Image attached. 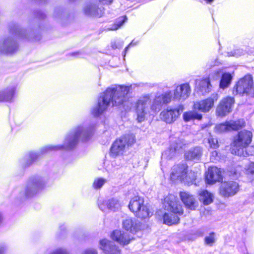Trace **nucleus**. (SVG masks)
<instances>
[{"label": "nucleus", "instance_id": "nucleus-1", "mask_svg": "<svg viewBox=\"0 0 254 254\" xmlns=\"http://www.w3.org/2000/svg\"><path fill=\"white\" fill-rule=\"evenodd\" d=\"M190 92L189 84H182L176 87L173 93L169 90L162 94H156L151 105V96L149 94L140 96L133 106L137 121L138 123L144 122L150 115H153L159 112L163 105L170 103L172 99L186 100L190 96Z\"/></svg>", "mask_w": 254, "mask_h": 254}, {"label": "nucleus", "instance_id": "nucleus-2", "mask_svg": "<svg viewBox=\"0 0 254 254\" xmlns=\"http://www.w3.org/2000/svg\"><path fill=\"white\" fill-rule=\"evenodd\" d=\"M131 86L113 85L107 88L98 99L97 105L92 110V114L96 117L103 113L110 104L112 106H120L127 100Z\"/></svg>", "mask_w": 254, "mask_h": 254}, {"label": "nucleus", "instance_id": "nucleus-3", "mask_svg": "<svg viewBox=\"0 0 254 254\" xmlns=\"http://www.w3.org/2000/svg\"><path fill=\"white\" fill-rule=\"evenodd\" d=\"M94 127L82 124L74 127L65 136L62 145H47L44 147L41 153L44 154L52 151L70 150L73 149L79 140L86 141L93 134Z\"/></svg>", "mask_w": 254, "mask_h": 254}, {"label": "nucleus", "instance_id": "nucleus-4", "mask_svg": "<svg viewBox=\"0 0 254 254\" xmlns=\"http://www.w3.org/2000/svg\"><path fill=\"white\" fill-rule=\"evenodd\" d=\"M47 183L46 179L43 177L37 176L30 178L19 192L20 199H25L35 196L45 188Z\"/></svg>", "mask_w": 254, "mask_h": 254}, {"label": "nucleus", "instance_id": "nucleus-5", "mask_svg": "<svg viewBox=\"0 0 254 254\" xmlns=\"http://www.w3.org/2000/svg\"><path fill=\"white\" fill-rule=\"evenodd\" d=\"M252 133L246 130L239 132L234 138L233 142L232 152L240 156L247 155H253V153H248L246 147L251 142Z\"/></svg>", "mask_w": 254, "mask_h": 254}, {"label": "nucleus", "instance_id": "nucleus-6", "mask_svg": "<svg viewBox=\"0 0 254 254\" xmlns=\"http://www.w3.org/2000/svg\"><path fill=\"white\" fill-rule=\"evenodd\" d=\"M128 207L136 217L141 219H147L153 214L149 207L144 204L143 198L138 195L130 199Z\"/></svg>", "mask_w": 254, "mask_h": 254}, {"label": "nucleus", "instance_id": "nucleus-7", "mask_svg": "<svg viewBox=\"0 0 254 254\" xmlns=\"http://www.w3.org/2000/svg\"><path fill=\"white\" fill-rule=\"evenodd\" d=\"M134 142L135 136L133 134H127L117 139L110 148L111 156L116 157L123 154L126 146H130Z\"/></svg>", "mask_w": 254, "mask_h": 254}, {"label": "nucleus", "instance_id": "nucleus-8", "mask_svg": "<svg viewBox=\"0 0 254 254\" xmlns=\"http://www.w3.org/2000/svg\"><path fill=\"white\" fill-rule=\"evenodd\" d=\"M253 80L251 75L248 74L240 79L233 89L234 95L249 94L252 90Z\"/></svg>", "mask_w": 254, "mask_h": 254}, {"label": "nucleus", "instance_id": "nucleus-9", "mask_svg": "<svg viewBox=\"0 0 254 254\" xmlns=\"http://www.w3.org/2000/svg\"><path fill=\"white\" fill-rule=\"evenodd\" d=\"M184 109V106L182 105L176 108L168 107L160 113V118L167 124H172L180 117Z\"/></svg>", "mask_w": 254, "mask_h": 254}, {"label": "nucleus", "instance_id": "nucleus-10", "mask_svg": "<svg viewBox=\"0 0 254 254\" xmlns=\"http://www.w3.org/2000/svg\"><path fill=\"white\" fill-rule=\"evenodd\" d=\"M218 98L217 94H213L205 100L194 102L193 109L203 113H207L212 108L214 102L216 101Z\"/></svg>", "mask_w": 254, "mask_h": 254}, {"label": "nucleus", "instance_id": "nucleus-11", "mask_svg": "<svg viewBox=\"0 0 254 254\" xmlns=\"http://www.w3.org/2000/svg\"><path fill=\"white\" fill-rule=\"evenodd\" d=\"M164 205L166 210L174 214L182 215L183 213L182 206L178 198L173 194H170L165 198Z\"/></svg>", "mask_w": 254, "mask_h": 254}, {"label": "nucleus", "instance_id": "nucleus-12", "mask_svg": "<svg viewBox=\"0 0 254 254\" xmlns=\"http://www.w3.org/2000/svg\"><path fill=\"white\" fill-rule=\"evenodd\" d=\"M239 190V185L238 183L232 181L222 182L219 188L220 194L225 197L233 196Z\"/></svg>", "mask_w": 254, "mask_h": 254}, {"label": "nucleus", "instance_id": "nucleus-13", "mask_svg": "<svg viewBox=\"0 0 254 254\" xmlns=\"http://www.w3.org/2000/svg\"><path fill=\"white\" fill-rule=\"evenodd\" d=\"M98 1H90L85 3L82 7L83 14L88 17H100L103 15V10L99 7Z\"/></svg>", "mask_w": 254, "mask_h": 254}, {"label": "nucleus", "instance_id": "nucleus-14", "mask_svg": "<svg viewBox=\"0 0 254 254\" xmlns=\"http://www.w3.org/2000/svg\"><path fill=\"white\" fill-rule=\"evenodd\" d=\"M235 100L234 98L226 97L222 99L216 108V114L218 116L224 117L232 111Z\"/></svg>", "mask_w": 254, "mask_h": 254}, {"label": "nucleus", "instance_id": "nucleus-15", "mask_svg": "<svg viewBox=\"0 0 254 254\" xmlns=\"http://www.w3.org/2000/svg\"><path fill=\"white\" fill-rule=\"evenodd\" d=\"M244 126V121L239 120L237 121L226 122L224 123L217 125L215 126L214 129L216 132L220 133L232 130H237Z\"/></svg>", "mask_w": 254, "mask_h": 254}, {"label": "nucleus", "instance_id": "nucleus-16", "mask_svg": "<svg viewBox=\"0 0 254 254\" xmlns=\"http://www.w3.org/2000/svg\"><path fill=\"white\" fill-rule=\"evenodd\" d=\"M188 166L185 163L174 165L172 169L170 178L172 181H183L186 178Z\"/></svg>", "mask_w": 254, "mask_h": 254}, {"label": "nucleus", "instance_id": "nucleus-17", "mask_svg": "<svg viewBox=\"0 0 254 254\" xmlns=\"http://www.w3.org/2000/svg\"><path fill=\"white\" fill-rule=\"evenodd\" d=\"M18 48L16 42L11 37H7L0 42V52L3 54H12Z\"/></svg>", "mask_w": 254, "mask_h": 254}, {"label": "nucleus", "instance_id": "nucleus-18", "mask_svg": "<svg viewBox=\"0 0 254 254\" xmlns=\"http://www.w3.org/2000/svg\"><path fill=\"white\" fill-rule=\"evenodd\" d=\"M100 248L105 254H121V250L113 242L107 239L100 241Z\"/></svg>", "mask_w": 254, "mask_h": 254}, {"label": "nucleus", "instance_id": "nucleus-19", "mask_svg": "<svg viewBox=\"0 0 254 254\" xmlns=\"http://www.w3.org/2000/svg\"><path fill=\"white\" fill-rule=\"evenodd\" d=\"M205 177L207 183L212 184L222 180V172L220 168L212 166L208 168Z\"/></svg>", "mask_w": 254, "mask_h": 254}, {"label": "nucleus", "instance_id": "nucleus-20", "mask_svg": "<svg viewBox=\"0 0 254 254\" xmlns=\"http://www.w3.org/2000/svg\"><path fill=\"white\" fill-rule=\"evenodd\" d=\"M185 144L186 142L183 140L178 139L176 140L172 143L169 150L163 153L162 158H172L175 156V153L182 148Z\"/></svg>", "mask_w": 254, "mask_h": 254}, {"label": "nucleus", "instance_id": "nucleus-21", "mask_svg": "<svg viewBox=\"0 0 254 254\" xmlns=\"http://www.w3.org/2000/svg\"><path fill=\"white\" fill-rule=\"evenodd\" d=\"M111 238L123 246L128 244L130 241V239L128 234L120 230L114 231L111 234Z\"/></svg>", "mask_w": 254, "mask_h": 254}, {"label": "nucleus", "instance_id": "nucleus-22", "mask_svg": "<svg viewBox=\"0 0 254 254\" xmlns=\"http://www.w3.org/2000/svg\"><path fill=\"white\" fill-rule=\"evenodd\" d=\"M203 153L202 148L200 147L191 148L185 153L186 159L190 161H198Z\"/></svg>", "mask_w": 254, "mask_h": 254}, {"label": "nucleus", "instance_id": "nucleus-23", "mask_svg": "<svg viewBox=\"0 0 254 254\" xmlns=\"http://www.w3.org/2000/svg\"><path fill=\"white\" fill-rule=\"evenodd\" d=\"M112 211L119 210L121 207V203L117 198H112L103 202L102 204L99 205V208L102 211H105L106 207Z\"/></svg>", "mask_w": 254, "mask_h": 254}, {"label": "nucleus", "instance_id": "nucleus-24", "mask_svg": "<svg viewBox=\"0 0 254 254\" xmlns=\"http://www.w3.org/2000/svg\"><path fill=\"white\" fill-rule=\"evenodd\" d=\"M180 195L181 200L187 207L194 210L197 207V202L193 195L187 192H181Z\"/></svg>", "mask_w": 254, "mask_h": 254}, {"label": "nucleus", "instance_id": "nucleus-25", "mask_svg": "<svg viewBox=\"0 0 254 254\" xmlns=\"http://www.w3.org/2000/svg\"><path fill=\"white\" fill-rule=\"evenodd\" d=\"M196 89L202 95L209 93L211 88L209 78L196 79L195 80Z\"/></svg>", "mask_w": 254, "mask_h": 254}, {"label": "nucleus", "instance_id": "nucleus-26", "mask_svg": "<svg viewBox=\"0 0 254 254\" xmlns=\"http://www.w3.org/2000/svg\"><path fill=\"white\" fill-rule=\"evenodd\" d=\"M123 226L126 230L134 233L139 230L140 225L136 219L127 218L123 221Z\"/></svg>", "mask_w": 254, "mask_h": 254}, {"label": "nucleus", "instance_id": "nucleus-27", "mask_svg": "<svg viewBox=\"0 0 254 254\" xmlns=\"http://www.w3.org/2000/svg\"><path fill=\"white\" fill-rule=\"evenodd\" d=\"M16 86L7 87L0 93V101H12L15 93Z\"/></svg>", "mask_w": 254, "mask_h": 254}, {"label": "nucleus", "instance_id": "nucleus-28", "mask_svg": "<svg viewBox=\"0 0 254 254\" xmlns=\"http://www.w3.org/2000/svg\"><path fill=\"white\" fill-rule=\"evenodd\" d=\"M183 117L184 120L188 122L194 119L200 120L202 119V115L195 111H192L185 112L183 114Z\"/></svg>", "mask_w": 254, "mask_h": 254}, {"label": "nucleus", "instance_id": "nucleus-29", "mask_svg": "<svg viewBox=\"0 0 254 254\" xmlns=\"http://www.w3.org/2000/svg\"><path fill=\"white\" fill-rule=\"evenodd\" d=\"M232 79V76L230 73L225 72L222 74L220 81V88L222 89L227 88L230 85Z\"/></svg>", "mask_w": 254, "mask_h": 254}, {"label": "nucleus", "instance_id": "nucleus-30", "mask_svg": "<svg viewBox=\"0 0 254 254\" xmlns=\"http://www.w3.org/2000/svg\"><path fill=\"white\" fill-rule=\"evenodd\" d=\"M199 200L204 205H208L212 202V195L207 190H203L199 193Z\"/></svg>", "mask_w": 254, "mask_h": 254}, {"label": "nucleus", "instance_id": "nucleus-31", "mask_svg": "<svg viewBox=\"0 0 254 254\" xmlns=\"http://www.w3.org/2000/svg\"><path fill=\"white\" fill-rule=\"evenodd\" d=\"M164 223L168 225L177 224L180 221L178 216L174 214H169L165 213L163 216Z\"/></svg>", "mask_w": 254, "mask_h": 254}, {"label": "nucleus", "instance_id": "nucleus-32", "mask_svg": "<svg viewBox=\"0 0 254 254\" xmlns=\"http://www.w3.org/2000/svg\"><path fill=\"white\" fill-rule=\"evenodd\" d=\"M15 34L19 37H23L31 41H37L39 40V37L32 38L31 36L33 35V32L27 34L24 30L21 29H16Z\"/></svg>", "mask_w": 254, "mask_h": 254}, {"label": "nucleus", "instance_id": "nucleus-33", "mask_svg": "<svg viewBox=\"0 0 254 254\" xmlns=\"http://www.w3.org/2000/svg\"><path fill=\"white\" fill-rule=\"evenodd\" d=\"M216 241L215 233L214 232L210 233L209 235L206 236L204 238V244L206 245L211 247Z\"/></svg>", "mask_w": 254, "mask_h": 254}, {"label": "nucleus", "instance_id": "nucleus-34", "mask_svg": "<svg viewBox=\"0 0 254 254\" xmlns=\"http://www.w3.org/2000/svg\"><path fill=\"white\" fill-rule=\"evenodd\" d=\"M197 176V173H195L194 171H192L191 170L189 171L187 170L186 178H185L184 180H183V181L188 183H193V182L196 180Z\"/></svg>", "mask_w": 254, "mask_h": 254}, {"label": "nucleus", "instance_id": "nucleus-35", "mask_svg": "<svg viewBox=\"0 0 254 254\" xmlns=\"http://www.w3.org/2000/svg\"><path fill=\"white\" fill-rule=\"evenodd\" d=\"M126 20L127 17L126 16L120 17L115 23L110 28H109L108 29L110 30H115L118 29L124 24Z\"/></svg>", "mask_w": 254, "mask_h": 254}, {"label": "nucleus", "instance_id": "nucleus-36", "mask_svg": "<svg viewBox=\"0 0 254 254\" xmlns=\"http://www.w3.org/2000/svg\"><path fill=\"white\" fill-rule=\"evenodd\" d=\"M107 180L102 178H98L94 180L93 187L95 189H100L106 183Z\"/></svg>", "mask_w": 254, "mask_h": 254}, {"label": "nucleus", "instance_id": "nucleus-37", "mask_svg": "<svg viewBox=\"0 0 254 254\" xmlns=\"http://www.w3.org/2000/svg\"><path fill=\"white\" fill-rule=\"evenodd\" d=\"M246 172L248 174L251 175L252 178L254 180V162H250L246 166Z\"/></svg>", "mask_w": 254, "mask_h": 254}, {"label": "nucleus", "instance_id": "nucleus-38", "mask_svg": "<svg viewBox=\"0 0 254 254\" xmlns=\"http://www.w3.org/2000/svg\"><path fill=\"white\" fill-rule=\"evenodd\" d=\"M208 142L210 148L215 149L218 147L217 139L213 137L211 135H210L208 138Z\"/></svg>", "mask_w": 254, "mask_h": 254}, {"label": "nucleus", "instance_id": "nucleus-39", "mask_svg": "<svg viewBox=\"0 0 254 254\" xmlns=\"http://www.w3.org/2000/svg\"><path fill=\"white\" fill-rule=\"evenodd\" d=\"M39 157L38 153L32 152L29 153L27 157V159L30 160L29 162L26 164L27 166L30 165L32 162L36 161Z\"/></svg>", "mask_w": 254, "mask_h": 254}, {"label": "nucleus", "instance_id": "nucleus-40", "mask_svg": "<svg viewBox=\"0 0 254 254\" xmlns=\"http://www.w3.org/2000/svg\"><path fill=\"white\" fill-rule=\"evenodd\" d=\"M49 254H70L68 251L65 248H58L57 249L52 252H51Z\"/></svg>", "mask_w": 254, "mask_h": 254}, {"label": "nucleus", "instance_id": "nucleus-41", "mask_svg": "<svg viewBox=\"0 0 254 254\" xmlns=\"http://www.w3.org/2000/svg\"><path fill=\"white\" fill-rule=\"evenodd\" d=\"M243 54V51L241 49H238L234 52H231L227 53V56H236L238 57Z\"/></svg>", "mask_w": 254, "mask_h": 254}, {"label": "nucleus", "instance_id": "nucleus-42", "mask_svg": "<svg viewBox=\"0 0 254 254\" xmlns=\"http://www.w3.org/2000/svg\"><path fill=\"white\" fill-rule=\"evenodd\" d=\"M81 254H98L96 250L92 248L87 249L84 250Z\"/></svg>", "mask_w": 254, "mask_h": 254}, {"label": "nucleus", "instance_id": "nucleus-43", "mask_svg": "<svg viewBox=\"0 0 254 254\" xmlns=\"http://www.w3.org/2000/svg\"><path fill=\"white\" fill-rule=\"evenodd\" d=\"M221 71L220 69H217L216 70H215L213 73L211 75V76L212 77V78L215 79L217 80L219 78L220 74H221Z\"/></svg>", "mask_w": 254, "mask_h": 254}, {"label": "nucleus", "instance_id": "nucleus-44", "mask_svg": "<svg viewBox=\"0 0 254 254\" xmlns=\"http://www.w3.org/2000/svg\"><path fill=\"white\" fill-rule=\"evenodd\" d=\"M6 250L7 246L5 244H0V254H3Z\"/></svg>", "mask_w": 254, "mask_h": 254}, {"label": "nucleus", "instance_id": "nucleus-45", "mask_svg": "<svg viewBox=\"0 0 254 254\" xmlns=\"http://www.w3.org/2000/svg\"><path fill=\"white\" fill-rule=\"evenodd\" d=\"M113 0H97V1L104 4H109L112 2Z\"/></svg>", "mask_w": 254, "mask_h": 254}, {"label": "nucleus", "instance_id": "nucleus-46", "mask_svg": "<svg viewBox=\"0 0 254 254\" xmlns=\"http://www.w3.org/2000/svg\"><path fill=\"white\" fill-rule=\"evenodd\" d=\"M212 155H211V159H212V157H213V159H215V157L217 156L218 155V153L216 151H213L212 153Z\"/></svg>", "mask_w": 254, "mask_h": 254}, {"label": "nucleus", "instance_id": "nucleus-47", "mask_svg": "<svg viewBox=\"0 0 254 254\" xmlns=\"http://www.w3.org/2000/svg\"><path fill=\"white\" fill-rule=\"evenodd\" d=\"M79 55H80L79 52L72 53L70 54L71 56L75 57H78Z\"/></svg>", "mask_w": 254, "mask_h": 254}, {"label": "nucleus", "instance_id": "nucleus-48", "mask_svg": "<svg viewBox=\"0 0 254 254\" xmlns=\"http://www.w3.org/2000/svg\"><path fill=\"white\" fill-rule=\"evenodd\" d=\"M135 44L133 43V41H132L125 49V52H127V51L128 49L129 48V47L132 45H134Z\"/></svg>", "mask_w": 254, "mask_h": 254}, {"label": "nucleus", "instance_id": "nucleus-49", "mask_svg": "<svg viewBox=\"0 0 254 254\" xmlns=\"http://www.w3.org/2000/svg\"><path fill=\"white\" fill-rule=\"evenodd\" d=\"M112 47L113 48V49H116V48H118L119 47L116 45L115 43L114 44H112Z\"/></svg>", "mask_w": 254, "mask_h": 254}, {"label": "nucleus", "instance_id": "nucleus-50", "mask_svg": "<svg viewBox=\"0 0 254 254\" xmlns=\"http://www.w3.org/2000/svg\"><path fill=\"white\" fill-rule=\"evenodd\" d=\"M2 220V215L1 214V213H0V222H1Z\"/></svg>", "mask_w": 254, "mask_h": 254}, {"label": "nucleus", "instance_id": "nucleus-51", "mask_svg": "<svg viewBox=\"0 0 254 254\" xmlns=\"http://www.w3.org/2000/svg\"><path fill=\"white\" fill-rule=\"evenodd\" d=\"M249 149H253V147H249Z\"/></svg>", "mask_w": 254, "mask_h": 254}]
</instances>
